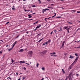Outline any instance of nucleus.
I'll use <instances>...</instances> for the list:
<instances>
[{
	"mask_svg": "<svg viewBox=\"0 0 80 80\" xmlns=\"http://www.w3.org/2000/svg\"><path fill=\"white\" fill-rule=\"evenodd\" d=\"M51 17H50L48 18V19H49V18H51Z\"/></svg>",
	"mask_w": 80,
	"mask_h": 80,
	"instance_id": "53",
	"label": "nucleus"
},
{
	"mask_svg": "<svg viewBox=\"0 0 80 80\" xmlns=\"http://www.w3.org/2000/svg\"><path fill=\"white\" fill-rule=\"evenodd\" d=\"M25 78V77H22V79L24 80Z\"/></svg>",
	"mask_w": 80,
	"mask_h": 80,
	"instance_id": "37",
	"label": "nucleus"
},
{
	"mask_svg": "<svg viewBox=\"0 0 80 80\" xmlns=\"http://www.w3.org/2000/svg\"><path fill=\"white\" fill-rule=\"evenodd\" d=\"M69 23H70L71 24H72V23H73L69 22Z\"/></svg>",
	"mask_w": 80,
	"mask_h": 80,
	"instance_id": "47",
	"label": "nucleus"
},
{
	"mask_svg": "<svg viewBox=\"0 0 80 80\" xmlns=\"http://www.w3.org/2000/svg\"><path fill=\"white\" fill-rule=\"evenodd\" d=\"M71 12H72V13H75V12H76V11L74 10H72L71 11Z\"/></svg>",
	"mask_w": 80,
	"mask_h": 80,
	"instance_id": "13",
	"label": "nucleus"
},
{
	"mask_svg": "<svg viewBox=\"0 0 80 80\" xmlns=\"http://www.w3.org/2000/svg\"><path fill=\"white\" fill-rule=\"evenodd\" d=\"M77 13H80V11H77Z\"/></svg>",
	"mask_w": 80,
	"mask_h": 80,
	"instance_id": "41",
	"label": "nucleus"
},
{
	"mask_svg": "<svg viewBox=\"0 0 80 80\" xmlns=\"http://www.w3.org/2000/svg\"><path fill=\"white\" fill-rule=\"evenodd\" d=\"M56 54V53H55V52L50 53V55H55Z\"/></svg>",
	"mask_w": 80,
	"mask_h": 80,
	"instance_id": "9",
	"label": "nucleus"
},
{
	"mask_svg": "<svg viewBox=\"0 0 80 80\" xmlns=\"http://www.w3.org/2000/svg\"><path fill=\"white\" fill-rule=\"evenodd\" d=\"M55 15H54L55 17L56 16V13H54Z\"/></svg>",
	"mask_w": 80,
	"mask_h": 80,
	"instance_id": "52",
	"label": "nucleus"
},
{
	"mask_svg": "<svg viewBox=\"0 0 80 80\" xmlns=\"http://www.w3.org/2000/svg\"><path fill=\"white\" fill-rule=\"evenodd\" d=\"M45 11H46V10H45V9H42V13H44V12H45Z\"/></svg>",
	"mask_w": 80,
	"mask_h": 80,
	"instance_id": "11",
	"label": "nucleus"
},
{
	"mask_svg": "<svg viewBox=\"0 0 80 80\" xmlns=\"http://www.w3.org/2000/svg\"><path fill=\"white\" fill-rule=\"evenodd\" d=\"M41 27V25L38 26L36 27V29H35L34 30H37V28H40Z\"/></svg>",
	"mask_w": 80,
	"mask_h": 80,
	"instance_id": "4",
	"label": "nucleus"
},
{
	"mask_svg": "<svg viewBox=\"0 0 80 80\" xmlns=\"http://www.w3.org/2000/svg\"><path fill=\"white\" fill-rule=\"evenodd\" d=\"M42 54H45V52H42Z\"/></svg>",
	"mask_w": 80,
	"mask_h": 80,
	"instance_id": "27",
	"label": "nucleus"
},
{
	"mask_svg": "<svg viewBox=\"0 0 80 80\" xmlns=\"http://www.w3.org/2000/svg\"><path fill=\"white\" fill-rule=\"evenodd\" d=\"M10 23L9 22H6V24H8V23Z\"/></svg>",
	"mask_w": 80,
	"mask_h": 80,
	"instance_id": "38",
	"label": "nucleus"
},
{
	"mask_svg": "<svg viewBox=\"0 0 80 80\" xmlns=\"http://www.w3.org/2000/svg\"><path fill=\"white\" fill-rule=\"evenodd\" d=\"M46 19H48V18H45V21H46V22H47V20H46Z\"/></svg>",
	"mask_w": 80,
	"mask_h": 80,
	"instance_id": "28",
	"label": "nucleus"
},
{
	"mask_svg": "<svg viewBox=\"0 0 80 80\" xmlns=\"http://www.w3.org/2000/svg\"><path fill=\"white\" fill-rule=\"evenodd\" d=\"M18 80H20V78H19L18 79Z\"/></svg>",
	"mask_w": 80,
	"mask_h": 80,
	"instance_id": "64",
	"label": "nucleus"
},
{
	"mask_svg": "<svg viewBox=\"0 0 80 80\" xmlns=\"http://www.w3.org/2000/svg\"><path fill=\"white\" fill-rule=\"evenodd\" d=\"M23 63H25V61H22Z\"/></svg>",
	"mask_w": 80,
	"mask_h": 80,
	"instance_id": "36",
	"label": "nucleus"
},
{
	"mask_svg": "<svg viewBox=\"0 0 80 80\" xmlns=\"http://www.w3.org/2000/svg\"><path fill=\"white\" fill-rule=\"evenodd\" d=\"M15 8H12V10H15Z\"/></svg>",
	"mask_w": 80,
	"mask_h": 80,
	"instance_id": "32",
	"label": "nucleus"
},
{
	"mask_svg": "<svg viewBox=\"0 0 80 80\" xmlns=\"http://www.w3.org/2000/svg\"><path fill=\"white\" fill-rule=\"evenodd\" d=\"M7 79H8V80H11V78H7Z\"/></svg>",
	"mask_w": 80,
	"mask_h": 80,
	"instance_id": "20",
	"label": "nucleus"
},
{
	"mask_svg": "<svg viewBox=\"0 0 80 80\" xmlns=\"http://www.w3.org/2000/svg\"><path fill=\"white\" fill-rule=\"evenodd\" d=\"M8 47V45H7L6 46V47Z\"/></svg>",
	"mask_w": 80,
	"mask_h": 80,
	"instance_id": "58",
	"label": "nucleus"
},
{
	"mask_svg": "<svg viewBox=\"0 0 80 80\" xmlns=\"http://www.w3.org/2000/svg\"><path fill=\"white\" fill-rule=\"evenodd\" d=\"M28 54H29L30 55H32V54H33V52L32 51H30L28 52Z\"/></svg>",
	"mask_w": 80,
	"mask_h": 80,
	"instance_id": "5",
	"label": "nucleus"
},
{
	"mask_svg": "<svg viewBox=\"0 0 80 80\" xmlns=\"http://www.w3.org/2000/svg\"><path fill=\"white\" fill-rule=\"evenodd\" d=\"M30 10H28L26 11V12H30Z\"/></svg>",
	"mask_w": 80,
	"mask_h": 80,
	"instance_id": "45",
	"label": "nucleus"
},
{
	"mask_svg": "<svg viewBox=\"0 0 80 80\" xmlns=\"http://www.w3.org/2000/svg\"><path fill=\"white\" fill-rule=\"evenodd\" d=\"M15 45H14V44H12V48H13V47H14V46Z\"/></svg>",
	"mask_w": 80,
	"mask_h": 80,
	"instance_id": "34",
	"label": "nucleus"
},
{
	"mask_svg": "<svg viewBox=\"0 0 80 80\" xmlns=\"http://www.w3.org/2000/svg\"><path fill=\"white\" fill-rule=\"evenodd\" d=\"M48 8H52V7H48Z\"/></svg>",
	"mask_w": 80,
	"mask_h": 80,
	"instance_id": "35",
	"label": "nucleus"
},
{
	"mask_svg": "<svg viewBox=\"0 0 80 80\" xmlns=\"http://www.w3.org/2000/svg\"><path fill=\"white\" fill-rule=\"evenodd\" d=\"M11 61H12V63H13L14 62V61H13V60L12 59H11Z\"/></svg>",
	"mask_w": 80,
	"mask_h": 80,
	"instance_id": "17",
	"label": "nucleus"
},
{
	"mask_svg": "<svg viewBox=\"0 0 80 80\" xmlns=\"http://www.w3.org/2000/svg\"><path fill=\"white\" fill-rule=\"evenodd\" d=\"M77 42L78 43V42H80V40L79 41H77Z\"/></svg>",
	"mask_w": 80,
	"mask_h": 80,
	"instance_id": "59",
	"label": "nucleus"
},
{
	"mask_svg": "<svg viewBox=\"0 0 80 80\" xmlns=\"http://www.w3.org/2000/svg\"><path fill=\"white\" fill-rule=\"evenodd\" d=\"M34 14H36V13H34L31 14H30V15H34Z\"/></svg>",
	"mask_w": 80,
	"mask_h": 80,
	"instance_id": "33",
	"label": "nucleus"
},
{
	"mask_svg": "<svg viewBox=\"0 0 80 80\" xmlns=\"http://www.w3.org/2000/svg\"><path fill=\"white\" fill-rule=\"evenodd\" d=\"M78 58H79L78 57H77L76 58L75 61L73 62L71 65L70 67H69V68H70V69H71V68H72L73 67V64H75V63H76V62H77V60H78Z\"/></svg>",
	"mask_w": 80,
	"mask_h": 80,
	"instance_id": "1",
	"label": "nucleus"
},
{
	"mask_svg": "<svg viewBox=\"0 0 80 80\" xmlns=\"http://www.w3.org/2000/svg\"><path fill=\"white\" fill-rule=\"evenodd\" d=\"M71 74H70L69 75V77H71Z\"/></svg>",
	"mask_w": 80,
	"mask_h": 80,
	"instance_id": "50",
	"label": "nucleus"
},
{
	"mask_svg": "<svg viewBox=\"0 0 80 80\" xmlns=\"http://www.w3.org/2000/svg\"><path fill=\"white\" fill-rule=\"evenodd\" d=\"M38 21H37L36 22H35V23H33V24H35V23H38Z\"/></svg>",
	"mask_w": 80,
	"mask_h": 80,
	"instance_id": "25",
	"label": "nucleus"
},
{
	"mask_svg": "<svg viewBox=\"0 0 80 80\" xmlns=\"http://www.w3.org/2000/svg\"><path fill=\"white\" fill-rule=\"evenodd\" d=\"M28 20H29V21H30V20H31V19H28Z\"/></svg>",
	"mask_w": 80,
	"mask_h": 80,
	"instance_id": "44",
	"label": "nucleus"
},
{
	"mask_svg": "<svg viewBox=\"0 0 80 80\" xmlns=\"http://www.w3.org/2000/svg\"><path fill=\"white\" fill-rule=\"evenodd\" d=\"M42 70H45V68H42Z\"/></svg>",
	"mask_w": 80,
	"mask_h": 80,
	"instance_id": "21",
	"label": "nucleus"
},
{
	"mask_svg": "<svg viewBox=\"0 0 80 80\" xmlns=\"http://www.w3.org/2000/svg\"><path fill=\"white\" fill-rule=\"evenodd\" d=\"M32 7H35L36 6L35 5H33L32 6Z\"/></svg>",
	"mask_w": 80,
	"mask_h": 80,
	"instance_id": "22",
	"label": "nucleus"
},
{
	"mask_svg": "<svg viewBox=\"0 0 80 80\" xmlns=\"http://www.w3.org/2000/svg\"><path fill=\"white\" fill-rule=\"evenodd\" d=\"M56 18H61V17H56Z\"/></svg>",
	"mask_w": 80,
	"mask_h": 80,
	"instance_id": "23",
	"label": "nucleus"
},
{
	"mask_svg": "<svg viewBox=\"0 0 80 80\" xmlns=\"http://www.w3.org/2000/svg\"><path fill=\"white\" fill-rule=\"evenodd\" d=\"M24 70H26V68H25V67L24 68Z\"/></svg>",
	"mask_w": 80,
	"mask_h": 80,
	"instance_id": "39",
	"label": "nucleus"
},
{
	"mask_svg": "<svg viewBox=\"0 0 80 80\" xmlns=\"http://www.w3.org/2000/svg\"><path fill=\"white\" fill-rule=\"evenodd\" d=\"M51 39L49 40L48 41H47L46 42H45V45H47L48 43H50L51 42Z\"/></svg>",
	"mask_w": 80,
	"mask_h": 80,
	"instance_id": "3",
	"label": "nucleus"
},
{
	"mask_svg": "<svg viewBox=\"0 0 80 80\" xmlns=\"http://www.w3.org/2000/svg\"><path fill=\"white\" fill-rule=\"evenodd\" d=\"M63 28V29H66L67 30H69H69H71V27H70V26L65 27Z\"/></svg>",
	"mask_w": 80,
	"mask_h": 80,
	"instance_id": "2",
	"label": "nucleus"
},
{
	"mask_svg": "<svg viewBox=\"0 0 80 80\" xmlns=\"http://www.w3.org/2000/svg\"><path fill=\"white\" fill-rule=\"evenodd\" d=\"M28 18H32V16H31V15L29 14L28 15Z\"/></svg>",
	"mask_w": 80,
	"mask_h": 80,
	"instance_id": "8",
	"label": "nucleus"
},
{
	"mask_svg": "<svg viewBox=\"0 0 80 80\" xmlns=\"http://www.w3.org/2000/svg\"><path fill=\"white\" fill-rule=\"evenodd\" d=\"M18 73H16V75H18Z\"/></svg>",
	"mask_w": 80,
	"mask_h": 80,
	"instance_id": "63",
	"label": "nucleus"
},
{
	"mask_svg": "<svg viewBox=\"0 0 80 80\" xmlns=\"http://www.w3.org/2000/svg\"><path fill=\"white\" fill-rule=\"evenodd\" d=\"M39 65V64H38V63H37L36 66H37V68H38V65Z\"/></svg>",
	"mask_w": 80,
	"mask_h": 80,
	"instance_id": "18",
	"label": "nucleus"
},
{
	"mask_svg": "<svg viewBox=\"0 0 80 80\" xmlns=\"http://www.w3.org/2000/svg\"><path fill=\"white\" fill-rule=\"evenodd\" d=\"M44 80V78H42V79H41V80Z\"/></svg>",
	"mask_w": 80,
	"mask_h": 80,
	"instance_id": "48",
	"label": "nucleus"
},
{
	"mask_svg": "<svg viewBox=\"0 0 80 80\" xmlns=\"http://www.w3.org/2000/svg\"><path fill=\"white\" fill-rule=\"evenodd\" d=\"M69 58H71V59L73 58V56H72L71 55H70V57H69Z\"/></svg>",
	"mask_w": 80,
	"mask_h": 80,
	"instance_id": "10",
	"label": "nucleus"
},
{
	"mask_svg": "<svg viewBox=\"0 0 80 80\" xmlns=\"http://www.w3.org/2000/svg\"><path fill=\"white\" fill-rule=\"evenodd\" d=\"M52 33H53V31L51 33H50V34L51 35H52Z\"/></svg>",
	"mask_w": 80,
	"mask_h": 80,
	"instance_id": "46",
	"label": "nucleus"
},
{
	"mask_svg": "<svg viewBox=\"0 0 80 80\" xmlns=\"http://www.w3.org/2000/svg\"><path fill=\"white\" fill-rule=\"evenodd\" d=\"M61 80H63V78H62L61 79Z\"/></svg>",
	"mask_w": 80,
	"mask_h": 80,
	"instance_id": "61",
	"label": "nucleus"
},
{
	"mask_svg": "<svg viewBox=\"0 0 80 80\" xmlns=\"http://www.w3.org/2000/svg\"><path fill=\"white\" fill-rule=\"evenodd\" d=\"M19 37V35H18L15 38V39H17V38H18Z\"/></svg>",
	"mask_w": 80,
	"mask_h": 80,
	"instance_id": "29",
	"label": "nucleus"
},
{
	"mask_svg": "<svg viewBox=\"0 0 80 80\" xmlns=\"http://www.w3.org/2000/svg\"><path fill=\"white\" fill-rule=\"evenodd\" d=\"M51 56H52L53 57H57V55H51Z\"/></svg>",
	"mask_w": 80,
	"mask_h": 80,
	"instance_id": "31",
	"label": "nucleus"
},
{
	"mask_svg": "<svg viewBox=\"0 0 80 80\" xmlns=\"http://www.w3.org/2000/svg\"><path fill=\"white\" fill-rule=\"evenodd\" d=\"M78 75H79L78 74H76V76H78Z\"/></svg>",
	"mask_w": 80,
	"mask_h": 80,
	"instance_id": "49",
	"label": "nucleus"
},
{
	"mask_svg": "<svg viewBox=\"0 0 80 80\" xmlns=\"http://www.w3.org/2000/svg\"><path fill=\"white\" fill-rule=\"evenodd\" d=\"M12 49H13V48H11L9 49H8V51H9V52H10V51L11 50H12Z\"/></svg>",
	"mask_w": 80,
	"mask_h": 80,
	"instance_id": "14",
	"label": "nucleus"
},
{
	"mask_svg": "<svg viewBox=\"0 0 80 80\" xmlns=\"http://www.w3.org/2000/svg\"><path fill=\"white\" fill-rule=\"evenodd\" d=\"M41 35V33H39V34H38V35Z\"/></svg>",
	"mask_w": 80,
	"mask_h": 80,
	"instance_id": "55",
	"label": "nucleus"
},
{
	"mask_svg": "<svg viewBox=\"0 0 80 80\" xmlns=\"http://www.w3.org/2000/svg\"><path fill=\"white\" fill-rule=\"evenodd\" d=\"M47 2H50V0H47Z\"/></svg>",
	"mask_w": 80,
	"mask_h": 80,
	"instance_id": "43",
	"label": "nucleus"
},
{
	"mask_svg": "<svg viewBox=\"0 0 80 80\" xmlns=\"http://www.w3.org/2000/svg\"><path fill=\"white\" fill-rule=\"evenodd\" d=\"M45 10H46H46H49V9L47 8H46Z\"/></svg>",
	"mask_w": 80,
	"mask_h": 80,
	"instance_id": "30",
	"label": "nucleus"
},
{
	"mask_svg": "<svg viewBox=\"0 0 80 80\" xmlns=\"http://www.w3.org/2000/svg\"><path fill=\"white\" fill-rule=\"evenodd\" d=\"M45 42H44V43L43 44V45H45Z\"/></svg>",
	"mask_w": 80,
	"mask_h": 80,
	"instance_id": "51",
	"label": "nucleus"
},
{
	"mask_svg": "<svg viewBox=\"0 0 80 80\" xmlns=\"http://www.w3.org/2000/svg\"><path fill=\"white\" fill-rule=\"evenodd\" d=\"M39 2V3H41V1H40Z\"/></svg>",
	"mask_w": 80,
	"mask_h": 80,
	"instance_id": "60",
	"label": "nucleus"
},
{
	"mask_svg": "<svg viewBox=\"0 0 80 80\" xmlns=\"http://www.w3.org/2000/svg\"><path fill=\"white\" fill-rule=\"evenodd\" d=\"M43 38L41 39H40V40H39V41H38V42H41V41H42V40H43Z\"/></svg>",
	"mask_w": 80,
	"mask_h": 80,
	"instance_id": "19",
	"label": "nucleus"
},
{
	"mask_svg": "<svg viewBox=\"0 0 80 80\" xmlns=\"http://www.w3.org/2000/svg\"><path fill=\"white\" fill-rule=\"evenodd\" d=\"M74 55H76V57H77V56H78V54H77L75 53Z\"/></svg>",
	"mask_w": 80,
	"mask_h": 80,
	"instance_id": "24",
	"label": "nucleus"
},
{
	"mask_svg": "<svg viewBox=\"0 0 80 80\" xmlns=\"http://www.w3.org/2000/svg\"><path fill=\"white\" fill-rule=\"evenodd\" d=\"M80 48V47H77V48Z\"/></svg>",
	"mask_w": 80,
	"mask_h": 80,
	"instance_id": "42",
	"label": "nucleus"
},
{
	"mask_svg": "<svg viewBox=\"0 0 80 80\" xmlns=\"http://www.w3.org/2000/svg\"><path fill=\"white\" fill-rule=\"evenodd\" d=\"M62 72L63 73H65V71L63 70V69H62Z\"/></svg>",
	"mask_w": 80,
	"mask_h": 80,
	"instance_id": "15",
	"label": "nucleus"
},
{
	"mask_svg": "<svg viewBox=\"0 0 80 80\" xmlns=\"http://www.w3.org/2000/svg\"><path fill=\"white\" fill-rule=\"evenodd\" d=\"M65 80H67V78H66Z\"/></svg>",
	"mask_w": 80,
	"mask_h": 80,
	"instance_id": "62",
	"label": "nucleus"
},
{
	"mask_svg": "<svg viewBox=\"0 0 80 80\" xmlns=\"http://www.w3.org/2000/svg\"><path fill=\"white\" fill-rule=\"evenodd\" d=\"M54 5V4H52L51 5H52V7H54V5Z\"/></svg>",
	"mask_w": 80,
	"mask_h": 80,
	"instance_id": "40",
	"label": "nucleus"
},
{
	"mask_svg": "<svg viewBox=\"0 0 80 80\" xmlns=\"http://www.w3.org/2000/svg\"><path fill=\"white\" fill-rule=\"evenodd\" d=\"M17 41H16L12 44L15 45L17 43Z\"/></svg>",
	"mask_w": 80,
	"mask_h": 80,
	"instance_id": "12",
	"label": "nucleus"
},
{
	"mask_svg": "<svg viewBox=\"0 0 80 80\" xmlns=\"http://www.w3.org/2000/svg\"><path fill=\"white\" fill-rule=\"evenodd\" d=\"M55 17L54 15V16H52V18H53V17Z\"/></svg>",
	"mask_w": 80,
	"mask_h": 80,
	"instance_id": "54",
	"label": "nucleus"
},
{
	"mask_svg": "<svg viewBox=\"0 0 80 80\" xmlns=\"http://www.w3.org/2000/svg\"><path fill=\"white\" fill-rule=\"evenodd\" d=\"M19 52H24V50H23V49H20V50L19 51Z\"/></svg>",
	"mask_w": 80,
	"mask_h": 80,
	"instance_id": "6",
	"label": "nucleus"
},
{
	"mask_svg": "<svg viewBox=\"0 0 80 80\" xmlns=\"http://www.w3.org/2000/svg\"><path fill=\"white\" fill-rule=\"evenodd\" d=\"M69 80H72V79H71V78H69Z\"/></svg>",
	"mask_w": 80,
	"mask_h": 80,
	"instance_id": "56",
	"label": "nucleus"
},
{
	"mask_svg": "<svg viewBox=\"0 0 80 80\" xmlns=\"http://www.w3.org/2000/svg\"><path fill=\"white\" fill-rule=\"evenodd\" d=\"M64 44H65V41H64L62 43V47H63L64 46Z\"/></svg>",
	"mask_w": 80,
	"mask_h": 80,
	"instance_id": "7",
	"label": "nucleus"
},
{
	"mask_svg": "<svg viewBox=\"0 0 80 80\" xmlns=\"http://www.w3.org/2000/svg\"><path fill=\"white\" fill-rule=\"evenodd\" d=\"M67 31L68 32V33H69V30H67Z\"/></svg>",
	"mask_w": 80,
	"mask_h": 80,
	"instance_id": "57",
	"label": "nucleus"
},
{
	"mask_svg": "<svg viewBox=\"0 0 80 80\" xmlns=\"http://www.w3.org/2000/svg\"><path fill=\"white\" fill-rule=\"evenodd\" d=\"M2 54V51H0V54Z\"/></svg>",
	"mask_w": 80,
	"mask_h": 80,
	"instance_id": "26",
	"label": "nucleus"
},
{
	"mask_svg": "<svg viewBox=\"0 0 80 80\" xmlns=\"http://www.w3.org/2000/svg\"><path fill=\"white\" fill-rule=\"evenodd\" d=\"M21 64L22 63H23V61H20L19 62Z\"/></svg>",
	"mask_w": 80,
	"mask_h": 80,
	"instance_id": "16",
	"label": "nucleus"
}]
</instances>
